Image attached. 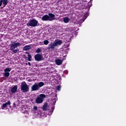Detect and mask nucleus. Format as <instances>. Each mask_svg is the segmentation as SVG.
I'll list each match as a JSON object with an SVG mask.
<instances>
[{
  "mask_svg": "<svg viewBox=\"0 0 126 126\" xmlns=\"http://www.w3.org/2000/svg\"><path fill=\"white\" fill-rule=\"evenodd\" d=\"M21 43L19 42H16L15 41H11V44H10V50L12 51V54H17L18 52V49H15L17 47L21 46Z\"/></svg>",
  "mask_w": 126,
  "mask_h": 126,
  "instance_id": "f257e3e1",
  "label": "nucleus"
},
{
  "mask_svg": "<svg viewBox=\"0 0 126 126\" xmlns=\"http://www.w3.org/2000/svg\"><path fill=\"white\" fill-rule=\"evenodd\" d=\"M55 17H56L55 14L52 13H48V15H44L41 18V20L42 21H53V20L56 19V18Z\"/></svg>",
  "mask_w": 126,
  "mask_h": 126,
  "instance_id": "f03ea898",
  "label": "nucleus"
},
{
  "mask_svg": "<svg viewBox=\"0 0 126 126\" xmlns=\"http://www.w3.org/2000/svg\"><path fill=\"white\" fill-rule=\"evenodd\" d=\"M45 85V84L43 82H40L38 83H35L33 85H32L31 87V89L32 91H38L39 90L41 87H43Z\"/></svg>",
  "mask_w": 126,
  "mask_h": 126,
  "instance_id": "7ed1b4c3",
  "label": "nucleus"
},
{
  "mask_svg": "<svg viewBox=\"0 0 126 126\" xmlns=\"http://www.w3.org/2000/svg\"><path fill=\"white\" fill-rule=\"evenodd\" d=\"M39 22L36 19H32V20L30 19L29 22L27 23V25L29 27H36L38 25Z\"/></svg>",
  "mask_w": 126,
  "mask_h": 126,
  "instance_id": "20e7f679",
  "label": "nucleus"
},
{
  "mask_svg": "<svg viewBox=\"0 0 126 126\" xmlns=\"http://www.w3.org/2000/svg\"><path fill=\"white\" fill-rule=\"evenodd\" d=\"M21 90L22 92H28L29 91V86L26 82H23L21 85Z\"/></svg>",
  "mask_w": 126,
  "mask_h": 126,
  "instance_id": "39448f33",
  "label": "nucleus"
},
{
  "mask_svg": "<svg viewBox=\"0 0 126 126\" xmlns=\"http://www.w3.org/2000/svg\"><path fill=\"white\" fill-rule=\"evenodd\" d=\"M34 59L36 62H40L41 61H44V58L42 54H37L34 56Z\"/></svg>",
  "mask_w": 126,
  "mask_h": 126,
  "instance_id": "423d86ee",
  "label": "nucleus"
},
{
  "mask_svg": "<svg viewBox=\"0 0 126 126\" xmlns=\"http://www.w3.org/2000/svg\"><path fill=\"white\" fill-rule=\"evenodd\" d=\"M54 44L56 47H58V46H61V45L63 44V40L61 39H56L54 41Z\"/></svg>",
  "mask_w": 126,
  "mask_h": 126,
  "instance_id": "0eeeda50",
  "label": "nucleus"
},
{
  "mask_svg": "<svg viewBox=\"0 0 126 126\" xmlns=\"http://www.w3.org/2000/svg\"><path fill=\"white\" fill-rule=\"evenodd\" d=\"M44 101V99H43L42 97H37L35 99V103L36 104H41L42 102Z\"/></svg>",
  "mask_w": 126,
  "mask_h": 126,
  "instance_id": "6e6552de",
  "label": "nucleus"
},
{
  "mask_svg": "<svg viewBox=\"0 0 126 126\" xmlns=\"http://www.w3.org/2000/svg\"><path fill=\"white\" fill-rule=\"evenodd\" d=\"M55 47H56V44H55V42H54V43L51 42L49 44V46H48V50H55Z\"/></svg>",
  "mask_w": 126,
  "mask_h": 126,
  "instance_id": "1a4fd4ad",
  "label": "nucleus"
},
{
  "mask_svg": "<svg viewBox=\"0 0 126 126\" xmlns=\"http://www.w3.org/2000/svg\"><path fill=\"white\" fill-rule=\"evenodd\" d=\"M17 88H18L17 85H15L14 87H13L11 89V93H13V94L16 93V92H17Z\"/></svg>",
  "mask_w": 126,
  "mask_h": 126,
  "instance_id": "9d476101",
  "label": "nucleus"
},
{
  "mask_svg": "<svg viewBox=\"0 0 126 126\" xmlns=\"http://www.w3.org/2000/svg\"><path fill=\"white\" fill-rule=\"evenodd\" d=\"M56 63L57 64V65H61V64H63V61H62L61 59H57L56 61Z\"/></svg>",
  "mask_w": 126,
  "mask_h": 126,
  "instance_id": "9b49d317",
  "label": "nucleus"
},
{
  "mask_svg": "<svg viewBox=\"0 0 126 126\" xmlns=\"http://www.w3.org/2000/svg\"><path fill=\"white\" fill-rule=\"evenodd\" d=\"M31 49V46L29 45H26L23 48V51H28Z\"/></svg>",
  "mask_w": 126,
  "mask_h": 126,
  "instance_id": "f8f14e48",
  "label": "nucleus"
},
{
  "mask_svg": "<svg viewBox=\"0 0 126 126\" xmlns=\"http://www.w3.org/2000/svg\"><path fill=\"white\" fill-rule=\"evenodd\" d=\"M63 21L64 23H68V22H69V19L68 18V17H66L63 18Z\"/></svg>",
  "mask_w": 126,
  "mask_h": 126,
  "instance_id": "ddd939ff",
  "label": "nucleus"
},
{
  "mask_svg": "<svg viewBox=\"0 0 126 126\" xmlns=\"http://www.w3.org/2000/svg\"><path fill=\"white\" fill-rule=\"evenodd\" d=\"M47 108H48V103H45L42 107L43 111H47Z\"/></svg>",
  "mask_w": 126,
  "mask_h": 126,
  "instance_id": "4468645a",
  "label": "nucleus"
},
{
  "mask_svg": "<svg viewBox=\"0 0 126 126\" xmlns=\"http://www.w3.org/2000/svg\"><path fill=\"white\" fill-rule=\"evenodd\" d=\"M3 4H4V7L5 6V5H7L8 3V0H2Z\"/></svg>",
  "mask_w": 126,
  "mask_h": 126,
  "instance_id": "2eb2a0df",
  "label": "nucleus"
},
{
  "mask_svg": "<svg viewBox=\"0 0 126 126\" xmlns=\"http://www.w3.org/2000/svg\"><path fill=\"white\" fill-rule=\"evenodd\" d=\"M28 60L29 61V62H31V61H32V56H31V55L28 54Z\"/></svg>",
  "mask_w": 126,
  "mask_h": 126,
  "instance_id": "dca6fc26",
  "label": "nucleus"
},
{
  "mask_svg": "<svg viewBox=\"0 0 126 126\" xmlns=\"http://www.w3.org/2000/svg\"><path fill=\"white\" fill-rule=\"evenodd\" d=\"M5 77H8L10 75V73L8 72H5L4 73Z\"/></svg>",
  "mask_w": 126,
  "mask_h": 126,
  "instance_id": "f3484780",
  "label": "nucleus"
},
{
  "mask_svg": "<svg viewBox=\"0 0 126 126\" xmlns=\"http://www.w3.org/2000/svg\"><path fill=\"white\" fill-rule=\"evenodd\" d=\"M11 70V69L10 68H6L4 69V72H10V71Z\"/></svg>",
  "mask_w": 126,
  "mask_h": 126,
  "instance_id": "a211bd4d",
  "label": "nucleus"
},
{
  "mask_svg": "<svg viewBox=\"0 0 126 126\" xmlns=\"http://www.w3.org/2000/svg\"><path fill=\"white\" fill-rule=\"evenodd\" d=\"M7 106V105L6 103L3 104L2 106V107H1L2 109L3 110V109H4V108L6 107Z\"/></svg>",
  "mask_w": 126,
  "mask_h": 126,
  "instance_id": "6ab92c4d",
  "label": "nucleus"
},
{
  "mask_svg": "<svg viewBox=\"0 0 126 126\" xmlns=\"http://www.w3.org/2000/svg\"><path fill=\"white\" fill-rule=\"evenodd\" d=\"M40 97L42 98V99H43V98H46V95L44 94H40Z\"/></svg>",
  "mask_w": 126,
  "mask_h": 126,
  "instance_id": "aec40b11",
  "label": "nucleus"
},
{
  "mask_svg": "<svg viewBox=\"0 0 126 126\" xmlns=\"http://www.w3.org/2000/svg\"><path fill=\"white\" fill-rule=\"evenodd\" d=\"M43 42L44 45H48L49 44V40H44Z\"/></svg>",
  "mask_w": 126,
  "mask_h": 126,
  "instance_id": "412c9836",
  "label": "nucleus"
},
{
  "mask_svg": "<svg viewBox=\"0 0 126 126\" xmlns=\"http://www.w3.org/2000/svg\"><path fill=\"white\" fill-rule=\"evenodd\" d=\"M36 52V53H37V54H39V53H41V52H42V51L41 50V49L37 48Z\"/></svg>",
  "mask_w": 126,
  "mask_h": 126,
  "instance_id": "4be33fe9",
  "label": "nucleus"
},
{
  "mask_svg": "<svg viewBox=\"0 0 126 126\" xmlns=\"http://www.w3.org/2000/svg\"><path fill=\"white\" fill-rule=\"evenodd\" d=\"M38 110V107L36 106H34L33 108V111H37Z\"/></svg>",
  "mask_w": 126,
  "mask_h": 126,
  "instance_id": "5701e85b",
  "label": "nucleus"
},
{
  "mask_svg": "<svg viewBox=\"0 0 126 126\" xmlns=\"http://www.w3.org/2000/svg\"><path fill=\"white\" fill-rule=\"evenodd\" d=\"M61 86H58V87H57V90L58 91H61Z\"/></svg>",
  "mask_w": 126,
  "mask_h": 126,
  "instance_id": "b1692460",
  "label": "nucleus"
},
{
  "mask_svg": "<svg viewBox=\"0 0 126 126\" xmlns=\"http://www.w3.org/2000/svg\"><path fill=\"white\" fill-rule=\"evenodd\" d=\"M5 103L6 104L7 106V105H10V104H11V103L10 102V100H8V101H7V103Z\"/></svg>",
  "mask_w": 126,
  "mask_h": 126,
  "instance_id": "393cba45",
  "label": "nucleus"
},
{
  "mask_svg": "<svg viewBox=\"0 0 126 126\" xmlns=\"http://www.w3.org/2000/svg\"><path fill=\"white\" fill-rule=\"evenodd\" d=\"M2 4V0H0V6H1V5Z\"/></svg>",
  "mask_w": 126,
  "mask_h": 126,
  "instance_id": "a878e982",
  "label": "nucleus"
},
{
  "mask_svg": "<svg viewBox=\"0 0 126 126\" xmlns=\"http://www.w3.org/2000/svg\"><path fill=\"white\" fill-rule=\"evenodd\" d=\"M28 65L29 66H31V63L30 62H28Z\"/></svg>",
  "mask_w": 126,
  "mask_h": 126,
  "instance_id": "bb28decb",
  "label": "nucleus"
},
{
  "mask_svg": "<svg viewBox=\"0 0 126 126\" xmlns=\"http://www.w3.org/2000/svg\"><path fill=\"white\" fill-rule=\"evenodd\" d=\"M52 111H54V110H55V107H52Z\"/></svg>",
  "mask_w": 126,
  "mask_h": 126,
  "instance_id": "cd10ccee",
  "label": "nucleus"
},
{
  "mask_svg": "<svg viewBox=\"0 0 126 126\" xmlns=\"http://www.w3.org/2000/svg\"><path fill=\"white\" fill-rule=\"evenodd\" d=\"M25 54H29V52H26L25 53Z\"/></svg>",
  "mask_w": 126,
  "mask_h": 126,
  "instance_id": "c85d7f7f",
  "label": "nucleus"
},
{
  "mask_svg": "<svg viewBox=\"0 0 126 126\" xmlns=\"http://www.w3.org/2000/svg\"><path fill=\"white\" fill-rule=\"evenodd\" d=\"M13 105H14V106H15V103H14Z\"/></svg>",
  "mask_w": 126,
  "mask_h": 126,
  "instance_id": "c756f323",
  "label": "nucleus"
},
{
  "mask_svg": "<svg viewBox=\"0 0 126 126\" xmlns=\"http://www.w3.org/2000/svg\"><path fill=\"white\" fill-rule=\"evenodd\" d=\"M55 103H56V101H55Z\"/></svg>",
  "mask_w": 126,
  "mask_h": 126,
  "instance_id": "7c9ffc66",
  "label": "nucleus"
}]
</instances>
